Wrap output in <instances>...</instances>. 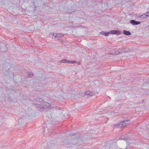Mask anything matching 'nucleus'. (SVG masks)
<instances>
[{"instance_id": "1", "label": "nucleus", "mask_w": 149, "mask_h": 149, "mask_svg": "<svg viewBox=\"0 0 149 149\" xmlns=\"http://www.w3.org/2000/svg\"><path fill=\"white\" fill-rule=\"evenodd\" d=\"M130 123V121L129 120H125L118 123L116 125V126L118 128L124 127L126 126V125L129 124Z\"/></svg>"}, {"instance_id": "2", "label": "nucleus", "mask_w": 149, "mask_h": 149, "mask_svg": "<svg viewBox=\"0 0 149 149\" xmlns=\"http://www.w3.org/2000/svg\"><path fill=\"white\" fill-rule=\"evenodd\" d=\"M63 36V34L54 33L53 34L52 38L53 39H55L56 40H59Z\"/></svg>"}, {"instance_id": "3", "label": "nucleus", "mask_w": 149, "mask_h": 149, "mask_svg": "<svg viewBox=\"0 0 149 149\" xmlns=\"http://www.w3.org/2000/svg\"><path fill=\"white\" fill-rule=\"evenodd\" d=\"M127 51L125 49H120L118 50V52H116L115 51L114 52H113L110 53L111 54H112L114 55H116L118 54L119 53H122L126 52Z\"/></svg>"}, {"instance_id": "4", "label": "nucleus", "mask_w": 149, "mask_h": 149, "mask_svg": "<svg viewBox=\"0 0 149 149\" xmlns=\"http://www.w3.org/2000/svg\"><path fill=\"white\" fill-rule=\"evenodd\" d=\"M130 23L133 25H138L140 23V22L139 21H137L134 20H131L130 21Z\"/></svg>"}, {"instance_id": "5", "label": "nucleus", "mask_w": 149, "mask_h": 149, "mask_svg": "<svg viewBox=\"0 0 149 149\" xmlns=\"http://www.w3.org/2000/svg\"><path fill=\"white\" fill-rule=\"evenodd\" d=\"M109 34H119L120 32L118 30H112L109 32Z\"/></svg>"}, {"instance_id": "6", "label": "nucleus", "mask_w": 149, "mask_h": 149, "mask_svg": "<svg viewBox=\"0 0 149 149\" xmlns=\"http://www.w3.org/2000/svg\"><path fill=\"white\" fill-rule=\"evenodd\" d=\"M109 141H107L105 143L104 147L106 148V149H109L110 148L109 143Z\"/></svg>"}, {"instance_id": "7", "label": "nucleus", "mask_w": 149, "mask_h": 149, "mask_svg": "<svg viewBox=\"0 0 149 149\" xmlns=\"http://www.w3.org/2000/svg\"><path fill=\"white\" fill-rule=\"evenodd\" d=\"M123 32L124 34L126 35L129 36L131 34V33L130 32L126 30H124Z\"/></svg>"}, {"instance_id": "8", "label": "nucleus", "mask_w": 149, "mask_h": 149, "mask_svg": "<svg viewBox=\"0 0 149 149\" xmlns=\"http://www.w3.org/2000/svg\"><path fill=\"white\" fill-rule=\"evenodd\" d=\"M101 33L102 34V35H104L105 36H108L109 34V32L108 33H106L104 31H102L101 32Z\"/></svg>"}, {"instance_id": "9", "label": "nucleus", "mask_w": 149, "mask_h": 149, "mask_svg": "<svg viewBox=\"0 0 149 149\" xmlns=\"http://www.w3.org/2000/svg\"><path fill=\"white\" fill-rule=\"evenodd\" d=\"M88 92H86L84 94V97H85V98H88V97H89L88 95Z\"/></svg>"}, {"instance_id": "10", "label": "nucleus", "mask_w": 149, "mask_h": 149, "mask_svg": "<svg viewBox=\"0 0 149 149\" xmlns=\"http://www.w3.org/2000/svg\"><path fill=\"white\" fill-rule=\"evenodd\" d=\"M86 92H88V95L89 97H90L91 96H92V95H93V93L92 92L91 93L89 91H87Z\"/></svg>"}, {"instance_id": "11", "label": "nucleus", "mask_w": 149, "mask_h": 149, "mask_svg": "<svg viewBox=\"0 0 149 149\" xmlns=\"http://www.w3.org/2000/svg\"><path fill=\"white\" fill-rule=\"evenodd\" d=\"M66 60L63 59L62 60L60 61H59V63H66Z\"/></svg>"}, {"instance_id": "12", "label": "nucleus", "mask_w": 149, "mask_h": 149, "mask_svg": "<svg viewBox=\"0 0 149 149\" xmlns=\"http://www.w3.org/2000/svg\"><path fill=\"white\" fill-rule=\"evenodd\" d=\"M112 144V145H111V148H113V147H114L115 145L116 144L114 142L113 140V143Z\"/></svg>"}, {"instance_id": "13", "label": "nucleus", "mask_w": 149, "mask_h": 149, "mask_svg": "<svg viewBox=\"0 0 149 149\" xmlns=\"http://www.w3.org/2000/svg\"><path fill=\"white\" fill-rule=\"evenodd\" d=\"M44 104L45 105H46V107H49V103L47 102H45L44 103H43V104Z\"/></svg>"}, {"instance_id": "14", "label": "nucleus", "mask_w": 149, "mask_h": 149, "mask_svg": "<svg viewBox=\"0 0 149 149\" xmlns=\"http://www.w3.org/2000/svg\"><path fill=\"white\" fill-rule=\"evenodd\" d=\"M140 17L142 18H146V15L145 14H143L141 15Z\"/></svg>"}, {"instance_id": "15", "label": "nucleus", "mask_w": 149, "mask_h": 149, "mask_svg": "<svg viewBox=\"0 0 149 149\" xmlns=\"http://www.w3.org/2000/svg\"><path fill=\"white\" fill-rule=\"evenodd\" d=\"M113 140H111V141H109V147H110V148H111V145H112V143H113Z\"/></svg>"}, {"instance_id": "16", "label": "nucleus", "mask_w": 149, "mask_h": 149, "mask_svg": "<svg viewBox=\"0 0 149 149\" xmlns=\"http://www.w3.org/2000/svg\"><path fill=\"white\" fill-rule=\"evenodd\" d=\"M77 62L76 61H70V63H72V64L76 63H77Z\"/></svg>"}, {"instance_id": "17", "label": "nucleus", "mask_w": 149, "mask_h": 149, "mask_svg": "<svg viewBox=\"0 0 149 149\" xmlns=\"http://www.w3.org/2000/svg\"><path fill=\"white\" fill-rule=\"evenodd\" d=\"M99 83V81L98 80H96L94 81V83L95 85L98 84V83Z\"/></svg>"}, {"instance_id": "18", "label": "nucleus", "mask_w": 149, "mask_h": 149, "mask_svg": "<svg viewBox=\"0 0 149 149\" xmlns=\"http://www.w3.org/2000/svg\"><path fill=\"white\" fill-rule=\"evenodd\" d=\"M145 14L146 16V17L149 16V12H147L146 13H145Z\"/></svg>"}, {"instance_id": "19", "label": "nucleus", "mask_w": 149, "mask_h": 149, "mask_svg": "<svg viewBox=\"0 0 149 149\" xmlns=\"http://www.w3.org/2000/svg\"><path fill=\"white\" fill-rule=\"evenodd\" d=\"M33 76V74L31 72L30 73H29V77H31Z\"/></svg>"}, {"instance_id": "20", "label": "nucleus", "mask_w": 149, "mask_h": 149, "mask_svg": "<svg viewBox=\"0 0 149 149\" xmlns=\"http://www.w3.org/2000/svg\"><path fill=\"white\" fill-rule=\"evenodd\" d=\"M70 61H68V60H66V63H70Z\"/></svg>"}, {"instance_id": "21", "label": "nucleus", "mask_w": 149, "mask_h": 149, "mask_svg": "<svg viewBox=\"0 0 149 149\" xmlns=\"http://www.w3.org/2000/svg\"><path fill=\"white\" fill-rule=\"evenodd\" d=\"M127 139V138H125L124 137V139H123V138L122 137L121 138V139L124 140H125L126 139Z\"/></svg>"}, {"instance_id": "22", "label": "nucleus", "mask_w": 149, "mask_h": 149, "mask_svg": "<svg viewBox=\"0 0 149 149\" xmlns=\"http://www.w3.org/2000/svg\"><path fill=\"white\" fill-rule=\"evenodd\" d=\"M36 100H39L40 99V98H37L36 99Z\"/></svg>"}, {"instance_id": "23", "label": "nucleus", "mask_w": 149, "mask_h": 149, "mask_svg": "<svg viewBox=\"0 0 149 149\" xmlns=\"http://www.w3.org/2000/svg\"><path fill=\"white\" fill-rule=\"evenodd\" d=\"M78 64L79 65L80 64V63L79 62H78Z\"/></svg>"}, {"instance_id": "24", "label": "nucleus", "mask_w": 149, "mask_h": 149, "mask_svg": "<svg viewBox=\"0 0 149 149\" xmlns=\"http://www.w3.org/2000/svg\"><path fill=\"white\" fill-rule=\"evenodd\" d=\"M40 100H41V101H42V99L41 98V99H40Z\"/></svg>"}, {"instance_id": "25", "label": "nucleus", "mask_w": 149, "mask_h": 149, "mask_svg": "<svg viewBox=\"0 0 149 149\" xmlns=\"http://www.w3.org/2000/svg\"><path fill=\"white\" fill-rule=\"evenodd\" d=\"M43 107L44 108V109H45V108L44 107V106Z\"/></svg>"}, {"instance_id": "26", "label": "nucleus", "mask_w": 149, "mask_h": 149, "mask_svg": "<svg viewBox=\"0 0 149 149\" xmlns=\"http://www.w3.org/2000/svg\"><path fill=\"white\" fill-rule=\"evenodd\" d=\"M94 93V94H94V95L95 94V93Z\"/></svg>"}]
</instances>
